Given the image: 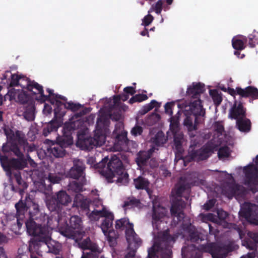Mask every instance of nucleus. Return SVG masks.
<instances>
[{"mask_svg":"<svg viewBox=\"0 0 258 258\" xmlns=\"http://www.w3.org/2000/svg\"><path fill=\"white\" fill-rule=\"evenodd\" d=\"M198 249L201 252L209 253L212 258H225L227 256L225 247L215 242L200 245Z\"/></svg>","mask_w":258,"mask_h":258,"instance_id":"nucleus-15","label":"nucleus"},{"mask_svg":"<svg viewBox=\"0 0 258 258\" xmlns=\"http://www.w3.org/2000/svg\"><path fill=\"white\" fill-rule=\"evenodd\" d=\"M45 246H47L48 248V251L50 253H53L55 255L59 254L61 250V245L59 243L55 242L53 241L51 242V240L48 241L47 244H45Z\"/></svg>","mask_w":258,"mask_h":258,"instance_id":"nucleus-42","label":"nucleus"},{"mask_svg":"<svg viewBox=\"0 0 258 258\" xmlns=\"http://www.w3.org/2000/svg\"><path fill=\"white\" fill-rule=\"evenodd\" d=\"M28 78L23 75H18L17 74H12L11 80L10 83L11 87L20 86L22 88H25V84H23V82L26 83Z\"/></svg>","mask_w":258,"mask_h":258,"instance_id":"nucleus-34","label":"nucleus"},{"mask_svg":"<svg viewBox=\"0 0 258 258\" xmlns=\"http://www.w3.org/2000/svg\"><path fill=\"white\" fill-rule=\"evenodd\" d=\"M244 184L247 185L253 193L258 191V169L253 164H249L244 167Z\"/></svg>","mask_w":258,"mask_h":258,"instance_id":"nucleus-12","label":"nucleus"},{"mask_svg":"<svg viewBox=\"0 0 258 258\" xmlns=\"http://www.w3.org/2000/svg\"><path fill=\"white\" fill-rule=\"evenodd\" d=\"M36 218L29 217V219L25 222L27 231L30 235L35 236H43L47 231L51 233L52 228L50 227L52 218L48 215L40 212L38 207V212L35 216Z\"/></svg>","mask_w":258,"mask_h":258,"instance_id":"nucleus-5","label":"nucleus"},{"mask_svg":"<svg viewBox=\"0 0 258 258\" xmlns=\"http://www.w3.org/2000/svg\"><path fill=\"white\" fill-rule=\"evenodd\" d=\"M108 242L109 245L111 247H114L117 244V239L118 237V234L113 229H109L107 231V235Z\"/></svg>","mask_w":258,"mask_h":258,"instance_id":"nucleus-41","label":"nucleus"},{"mask_svg":"<svg viewBox=\"0 0 258 258\" xmlns=\"http://www.w3.org/2000/svg\"><path fill=\"white\" fill-rule=\"evenodd\" d=\"M17 210L16 219L18 229L21 228L25 218V213L28 211L29 216L32 218L38 212V205L35 203L33 197L27 194L24 199L22 197L19 201L15 206Z\"/></svg>","mask_w":258,"mask_h":258,"instance_id":"nucleus-6","label":"nucleus"},{"mask_svg":"<svg viewBox=\"0 0 258 258\" xmlns=\"http://www.w3.org/2000/svg\"><path fill=\"white\" fill-rule=\"evenodd\" d=\"M217 213L219 219L222 220H225L228 217V213L224 211L222 209L218 210Z\"/></svg>","mask_w":258,"mask_h":258,"instance_id":"nucleus-64","label":"nucleus"},{"mask_svg":"<svg viewBox=\"0 0 258 258\" xmlns=\"http://www.w3.org/2000/svg\"><path fill=\"white\" fill-rule=\"evenodd\" d=\"M48 152L56 158L62 157L66 153V150L56 143L52 144L49 147L48 149Z\"/></svg>","mask_w":258,"mask_h":258,"instance_id":"nucleus-33","label":"nucleus"},{"mask_svg":"<svg viewBox=\"0 0 258 258\" xmlns=\"http://www.w3.org/2000/svg\"><path fill=\"white\" fill-rule=\"evenodd\" d=\"M237 94L242 98L251 97L253 99H258V89L251 86L245 89L237 87Z\"/></svg>","mask_w":258,"mask_h":258,"instance_id":"nucleus-29","label":"nucleus"},{"mask_svg":"<svg viewBox=\"0 0 258 258\" xmlns=\"http://www.w3.org/2000/svg\"><path fill=\"white\" fill-rule=\"evenodd\" d=\"M213 152V147L211 145L207 144L199 150H195L192 149L190 151H189L188 155L185 159L180 157L179 154H176L175 162H177V158H178V160H181L183 163H185V160L188 162L192 161L199 162L205 160L210 157Z\"/></svg>","mask_w":258,"mask_h":258,"instance_id":"nucleus-10","label":"nucleus"},{"mask_svg":"<svg viewBox=\"0 0 258 258\" xmlns=\"http://www.w3.org/2000/svg\"><path fill=\"white\" fill-rule=\"evenodd\" d=\"M174 241V237L169 234L168 230L164 231L161 236L160 242L156 246L153 245L148 250L147 258H158L157 254L159 250H165L169 252L171 243ZM161 257L170 258V256L168 252H162Z\"/></svg>","mask_w":258,"mask_h":258,"instance_id":"nucleus-8","label":"nucleus"},{"mask_svg":"<svg viewBox=\"0 0 258 258\" xmlns=\"http://www.w3.org/2000/svg\"><path fill=\"white\" fill-rule=\"evenodd\" d=\"M186 230L188 234L189 240L192 242H198L200 239V233L194 226L188 225Z\"/></svg>","mask_w":258,"mask_h":258,"instance_id":"nucleus-37","label":"nucleus"},{"mask_svg":"<svg viewBox=\"0 0 258 258\" xmlns=\"http://www.w3.org/2000/svg\"><path fill=\"white\" fill-rule=\"evenodd\" d=\"M246 116V109L243 107L242 103L235 101L232 107L229 111L228 117L231 119H236L240 117H245Z\"/></svg>","mask_w":258,"mask_h":258,"instance_id":"nucleus-25","label":"nucleus"},{"mask_svg":"<svg viewBox=\"0 0 258 258\" xmlns=\"http://www.w3.org/2000/svg\"><path fill=\"white\" fill-rule=\"evenodd\" d=\"M198 123V120L196 123L195 119L191 114L187 115L183 121V125L187 128L188 132L197 130Z\"/></svg>","mask_w":258,"mask_h":258,"instance_id":"nucleus-36","label":"nucleus"},{"mask_svg":"<svg viewBox=\"0 0 258 258\" xmlns=\"http://www.w3.org/2000/svg\"><path fill=\"white\" fill-rule=\"evenodd\" d=\"M142 132V127L138 125L133 127L131 131V134L135 136L141 135Z\"/></svg>","mask_w":258,"mask_h":258,"instance_id":"nucleus-62","label":"nucleus"},{"mask_svg":"<svg viewBox=\"0 0 258 258\" xmlns=\"http://www.w3.org/2000/svg\"><path fill=\"white\" fill-rule=\"evenodd\" d=\"M134 183L135 187L138 189H148L150 184L148 179L141 176L136 179H134Z\"/></svg>","mask_w":258,"mask_h":258,"instance_id":"nucleus-39","label":"nucleus"},{"mask_svg":"<svg viewBox=\"0 0 258 258\" xmlns=\"http://www.w3.org/2000/svg\"><path fill=\"white\" fill-rule=\"evenodd\" d=\"M14 178L17 184V186H15L14 185L12 186V189L17 192H19L22 196L24 194V190L26 189L28 186L27 183L24 180L21 176L20 172H18L14 174Z\"/></svg>","mask_w":258,"mask_h":258,"instance_id":"nucleus-30","label":"nucleus"},{"mask_svg":"<svg viewBox=\"0 0 258 258\" xmlns=\"http://www.w3.org/2000/svg\"><path fill=\"white\" fill-rule=\"evenodd\" d=\"M82 125L83 122L80 120L71 121L69 123H65L63 129V135L56 138V143L61 145L64 149L72 145L73 144L72 132Z\"/></svg>","mask_w":258,"mask_h":258,"instance_id":"nucleus-11","label":"nucleus"},{"mask_svg":"<svg viewBox=\"0 0 258 258\" xmlns=\"http://www.w3.org/2000/svg\"><path fill=\"white\" fill-rule=\"evenodd\" d=\"M23 116L28 121H33L35 119V106L34 100H30L28 103L23 106Z\"/></svg>","mask_w":258,"mask_h":258,"instance_id":"nucleus-32","label":"nucleus"},{"mask_svg":"<svg viewBox=\"0 0 258 258\" xmlns=\"http://www.w3.org/2000/svg\"><path fill=\"white\" fill-rule=\"evenodd\" d=\"M215 200H209L205 204H204V205H203V209L206 211H209L214 207V206L215 204Z\"/></svg>","mask_w":258,"mask_h":258,"instance_id":"nucleus-59","label":"nucleus"},{"mask_svg":"<svg viewBox=\"0 0 258 258\" xmlns=\"http://www.w3.org/2000/svg\"><path fill=\"white\" fill-rule=\"evenodd\" d=\"M99 217H104L100 227L105 235H107V231L112 227L113 221L114 220V215L113 213L110 212L105 209L102 210L93 211L89 215V218L91 220H97Z\"/></svg>","mask_w":258,"mask_h":258,"instance_id":"nucleus-13","label":"nucleus"},{"mask_svg":"<svg viewBox=\"0 0 258 258\" xmlns=\"http://www.w3.org/2000/svg\"><path fill=\"white\" fill-rule=\"evenodd\" d=\"M72 198L63 190H59L52 195L46 201V206L49 211L60 214L64 207L72 202Z\"/></svg>","mask_w":258,"mask_h":258,"instance_id":"nucleus-7","label":"nucleus"},{"mask_svg":"<svg viewBox=\"0 0 258 258\" xmlns=\"http://www.w3.org/2000/svg\"><path fill=\"white\" fill-rule=\"evenodd\" d=\"M166 209L164 207L161 206L160 205L153 206L152 213V224L153 226L157 223L161 221V219L164 218L166 215Z\"/></svg>","mask_w":258,"mask_h":258,"instance_id":"nucleus-31","label":"nucleus"},{"mask_svg":"<svg viewBox=\"0 0 258 258\" xmlns=\"http://www.w3.org/2000/svg\"><path fill=\"white\" fill-rule=\"evenodd\" d=\"M240 216L251 224L258 225V206L245 203L239 212Z\"/></svg>","mask_w":258,"mask_h":258,"instance_id":"nucleus-17","label":"nucleus"},{"mask_svg":"<svg viewBox=\"0 0 258 258\" xmlns=\"http://www.w3.org/2000/svg\"><path fill=\"white\" fill-rule=\"evenodd\" d=\"M18 99L19 102L23 106L26 103H29L30 100H34L29 95H28L26 92H23L19 94Z\"/></svg>","mask_w":258,"mask_h":258,"instance_id":"nucleus-51","label":"nucleus"},{"mask_svg":"<svg viewBox=\"0 0 258 258\" xmlns=\"http://www.w3.org/2000/svg\"><path fill=\"white\" fill-rule=\"evenodd\" d=\"M126 94H120L114 95L113 97V104L110 107L111 113L109 115L105 114L109 117V120L111 119L115 121L119 120L121 117L122 112L126 111L128 106L121 102L127 100L129 94V86L125 87L123 89Z\"/></svg>","mask_w":258,"mask_h":258,"instance_id":"nucleus-9","label":"nucleus"},{"mask_svg":"<svg viewBox=\"0 0 258 258\" xmlns=\"http://www.w3.org/2000/svg\"><path fill=\"white\" fill-rule=\"evenodd\" d=\"M230 154V148L227 146L220 147L218 151V156L220 159L228 157Z\"/></svg>","mask_w":258,"mask_h":258,"instance_id":"nucleus-50","label":"nucleus"},{"mask_svg":"<svg viewBox=\"0 0 258 258\" xmlns=\"http://www.w3.org/2000/svg\"><path fill=\"white\" fill-rule=\"evenodd\" d=\"M51 240V233H48L47 231L45 235L43 236H35L32 238L29 244V250L31 253H39V248L42 246H45V244L48 243V241Z\"/></svg>","mask_w":258,"mask_h":258,"instance_id":"nucleus-19","label":"nucleus"},{"mask_svg":"<svg viewBox=\"0 0 258 258\" xmlns=\"http://www.w3.org/2000/svg\"><path fill=\"white\" fill-rule=\"evenodd\" d=\"M210 95L216 106H217L221 104L222 101V94L221 92L219 93L216 89L211 90L210 91Z\"/></svg>","mask_w":258,"mask_h":258,"instance_id":"nucleus-44","label":"nucleus"},{"mask_svg":"<svg viewBox=\"0 0 258 258\" xmlns=\"http://www.w3.org/2000/svg\"><path fill=\"white\" fill-rule=\"evenodd\" d=\"M248 45L251 48H253L258 44V32L254 31L248 36Z\"/></svg>","mask_w":258,"mask_h":258,"instance_id":"nucleus-49","label":"nucleus"},{"mask_svg":"<svg viewBox=\"0 0 258 258\" xmlns=\"http://www.w3.org/2000/svg\"><path fill=\"white\" fill-rule=\"evenodd\" d=\"M115 228L120 232H125V238L127 243L126 249H129V219L126 218H121L115 222Z\"/></svg>","mask_w":258,"mask_h":258,"instance_id":"nucleus-28","label":"nucleus"},{"mask_svg":"<svg viewBox=\"0 0 258 258\" xmlns=\"http://www.w3.org/2000/svg\"><path fill=\"white\" fill-rule=\"evenodd\" d=\"M108 158L105 157L101 162L96 165V168H102L101 173L108 179H112L118 176L117 181L123 182L128 179V175L125 172V168L121 161L116 155L111 157L107 163L106 168L105 169V164L107 163Z\"/></svg>","mask_w":258,"mask_h":258,"instance_id":"nucleus-4","label":"nucleus"},{"mask_svg":"<svg viewBox=\"0 0 258 258\" xmlns=\"http://www.w3.org/2000/svg\"><path fill=\"white\" fill-rule=\"evenodd\" d=\"M190 188V184L185 181L179 182L175 186V197L171 204L170 213L174 220L176 218L177 223L181 221L184 218L183 210L186 207V203L181 198L184 197L186 201L188 200Z\"/></svg>","mask_w":258,"mask_h":258,"instance_id":"nucleus-3","label":"nucleus"},{"mask_svg":"<svg viewBox=\"0 0 258 258\" xmlns=\"http://www.w3.org/2000/svg\"><path fill=\"white\" fill-rule=\"evenodd\" d=\"M110 124L109 117L106 115H101L97 120L94 137L87 133V130H80L77 132V145L82 150L93 149L94 147L101 146L105 144L108 127Z\"/></svg>","mask_w":258,"mask_h":258,"instance_id":"nucleus-2","label":"nucleus"},{"mask_svg":"<svg viewBox=\"0 0 258 258\" xmlns=\"http://www.w3.org/2000/svg\"><path fill=\"white\" fill-rule=\"evenodd\" d=\"M167 139L162 131L158 132L153 139V143L157 146L162 145L166 143Z\"/></svg>","mask_w":258,"mask_h":258,"instance_id":"nucleus-47","label":"nucleus"},{"mask_svg":"<svg viewBox=\"0 0 258 258\" xmlns=\"http://www.w3.org/2000/svg\"><path fill=\"white\" fill-rule=\"evenodd\" d=\"M91 242L90 238L89 237H87L80 241L78 244L81 248L85 250L89 248V246H90V243Z\"/></svg>","mask_w":258,"mask_h":258,"instance_id":"nucleus-55","label":"nucleus"},{"mask_svg":"<svg viewBox=\"0 0 258 258\" xmlns=\"http://www.w3.org/2000/svg\"><path fill=\"white\" fill-rule=\"evenodd\" d=\"M88 249L90 250L91 252L85 253V255H87V253L91 254V258L94 255H96V253H100L101 252V250L98 246L96 243H93L92 242H91L90 246H89Z\"/></svg>","mask_w":258,"mask_h":258,"instance_id":"nucleus-54","label":"nucleus"},{"mask_svg":"<svg viewBox=\"0 0 258 258\" xmlns=\"http://www.w3.org/2000/svg\"><path fill=\"white\" fill-rule=\"evenodd\" d=\"M151 158L149 153L146 151H140L138 154L137 162L139 165H145L147 161Z\"/></svg>","mask_w":258,"mask_h":258,"instance_id":"nucleus-43","label":"nucleus"},{"mask_svg":"<svg viewBox=\"0 0 258 258\" xmlns=\"http://www.w3.org/2000/svg\"><path fill=\"white\" fill-rule=\"evenodd\" d=\"M25 89L28 91L31 92L33 89H35L38 91V94H39L40 97L38 100H40L41 102H44L46 100L49 98L48 96H46L44 93V90L42 86L36 82L35 81H31L28 78L25 84Z\"/></svg>","mask_w":258,"mask_h":258,"instance_id":"nucleus-26","label":"nucleus"},{"mask_svg":"<svg viewBox=\"0 0 258 258\" xmlns=\"http://www.w3.org/2000/svg\"><path fill=\"white\" fill-rule=\"evenodd\" d=\"M160 173L164 177L171 176V172L164 166L160 167Z\"/></svg>","mask_w":258,"mask_h":258,"instance_id":"nucleus-63","label":"nucleus"},{"mask_svg":"<svg viewBox=\"0 0 258 258\" xmlns=\"http://www.w3.org/2000/svg\"><path fill=\"white\" fill-rule=\"evenodd\" d=\"M213 127L215 131L217 132L218 133L221 134L222 132L224 131V128L222 122H215L213 125Z\"/></svg>","mask_w":258,"mask_h":258,"instance_id":"nucleus-57","label":"nucleus"},{"mask_svg":"<svg viewBox=\"0 0 258 258\" xmlns=\"http://www.w3.org/2000/svg\"><path fill=\"white\" fill-rule=\"evenodd\" d=\"M205 85L201 83H193L187 88L186 95L194 99H200L201 94L205 91Z\"/></svg>","mask_w":258,"mask_h":258,"instance_id":"nucleus-27","label":"nucleus"},{"mask_svg":"<svg viewBox=\"0 0 258 258\" xmlns=\"http://www.w3.org/2000/svg\"><path fill=\"white\" fill-rule=\"evenodd\" d=\"M189 110L190 114H191L194 117L196 123H197L199 116H204L205 114V110L203 108L202 101L200 99L190 102L189 105Z\"/></svg>","mask_w":258,"mask_h":258,"instance_id":"nucleus-24","label":"nucleus"},{"mask_svg":"<svg viewBox=\"0 0 258 258\" xmlns=\"http://www.w3.org/2000/svg\"><path fill=\"white\" fill-rule=\"evenodd\" d=\"M175 105L174 102H170L166 103L164 105L165 112L170 116H172L173 114L172 108Z\"/></svg>","mask_w":258,"mask_h":258,"instance_id":"nucleus-56","label":"nucleus"},{"mask_svg":"<svg viewBox=\"0 0 258 258\" xmlns=\"http://www.w3.org/2000/svg\"><path fill=\"white\" fill-rule=\"evenodd\" d=\"M148 98L146 94H138L133 96L130 98V104H133L135 102H141L143 101L146 100Z\"/></svg>","mask_w":258,"mask_h":258,"instance_id":"nucleus-52","label":"nucleus"},{"mask_svg":"<svg viewBox=\"0 0 258 258\" xmlns=\"http://www.w3.org/2000/svg\"><path fill=\"white\" fill-rule=\"evenodd\" d=\"M48 180L50 183L53 184L58 183L60 181L61 178L56 175L52 174H49L48 175Z\"/></svg>","mask_w":258,"mask_h":258,"instance_id":"nucleus-61","label":"nucleus"},{"mask_svg":"<svg viewBox=\"0 0 258 258\" xmlns=\"http://www.w3.org/2000/svg\"><path fill=\"white\" fill-rule=\"evenodd\" d=\"M127 135V132H122L120 134H117L115 136V142H117L120 145L124 144L128 140Z\"/></svg>","mask_w":258,"mask_h":258,"instance_id":"nucleus-53","label":"nucleus"},{"mask_svg":"<svg viewBox=\"0 0 258 258\" xmlns=\"http://www.w3.org/2000/svg\"><path fill=\"white\" fill-rule=\"evenodd\" d=\"M163 0H158L154 4H153L148 11V13L155 12L157 14L160 15L163 9Z\"/></svg>","mask_w":258,"mask_h":258,"instance_id":"nucleus-48","label":"nucleus"},{"mask_svg":"<svg viewBox=\"0 0 258 258\" xmlns=\"http://www.w3.org/2000/svg\"><path fill=\"white\" fill-rule=\"evenodd\" d=\"M85 165L80 159H75L73 162V166L69 172V176L73 179L85 181Z\"/></svg>","mask_w":258,"mask_h":258,"instance_id":"nucleus-18","label":"nucleus"},{"mask_svg":"<svg viewBox=\"0 0 258 258\" xmlns=\"http://www.w3.org/2000/svg\"><path fill=\"white\" fill-rule=\"evenodd\" d=\"M59 127L58 122L56 120H51L43 130V135L46 137L52 132H56Z\"/></svg>","mask_w":258,"mask_h":258,"instance_id":"nucleus-40","label":"nucleus"},{"mask_svg":"<svg viewBox=\"0 0 258 258\" xmlns=\"http://www.w3.org/2000/svg\"><path fill=\"white\" fill-rule=\"evenodd\" d=\"M222 193L229 199L233 197L243 198L247 194L245 188L233 182H226L222 186Z\"/></svg>","mask_w":258,"mask_h":258,"instance_id":"nucleus-14","label":"nucleus"},{"mask_svg":"<svg viewBox=\"0 0 258 258\" xmlns=\"http://www.w3.org/2000/svg\"><path fill=\"white\" fill-rule=\"evenodd\" d=\"M64 107L74 112L78 111L75 113L72 117L71 121L80 120L83 122V124L84 123L83 120H82L80 118L88 113L89 110L88 108H84L83 105L80 103H75L72 101L65 103Z\"/></svg>","mask_w":258,"mask_h":258,"instance_id":"nucleus-20","label":"nucleus"},{"mask_svg":"<svg viewBox=\"0 0 258 258\" xmlns=\"http://www.w3.org/2000/svg\"><path fill=\"white\" fill-rule=\"evenodd\" d=\"M178 118L174 116L170 117V130L174 134V146L175 150L181 153L182 150L181 140L183 138L182 135H176V131L178 130Z\"/></svg>","mask_w":258,"mask_h":258,"instance_id":"nucleus-21","label":"nucleus"},{"mask_svg":"<svg viewBox=\"0 0 258 258\" xmlns=\"http://www.w3.org/2000/svg\"><path fill=\"white\" fill-rule=\"evenodd\" d=\"M83 222L78 216H71L64 231V235L69 238H75L83 230Z\"/></svg>","mask_w":258,"mask_h":258,"instance_id":"nucleus-16","label":"nucleus"},{"mask_svg":"<svg viewBox=\"0 0 258 258\" xmlns=\"http://www.w3.org/2000/svg\"><path fill=\"white\" fill-rule=\"evenodd\" d=\"M237 128L242 132H248L251 129L250 119L245 117H240L236 120Z\"/></svg>","mask_w":258,"mask_h":258,"instance_id":"nucleus-35","label":"nucleus"},{"mask_svg":"<svg viewBox=\"0 0 258 258\" xmlns=\"http://www.w3.org/2000/svg\"><path fill=\"white\" fill-rule=\"evenodd\" d=\"M247 42V38L246 37L243 38V40L239 39L233 38L232 41V44L233 48L237 50H241L245 48V44Z\"/></svg>","mask_w":258,"mask_h":258,"instance_id":"nucleus-45","label":"nucleus"},{"mask_svg":"<svg viewBox=\"0 0 258 258\" xmlns=\"http://www.w3.org/2000/svg\"><path fill=\"white\" fill-rule=\"evenodd\" d=\"M73 207L76 208L82 215H87L90 211L89 202L81 194L76 195L73 202Z\"/></svg>","mask_w":258,"mask_h":258,"instance_id":"nucleus-22","label":"nucleus"},{"mask_svg":"<svg viewBox=\"0 0 258 258\" xmlns=\"http://www.w3.org/2000/svg\"><path fill=\"white\" fill-rule=\"evenodd\" d=\"M153 20L154 17H153V16H152L150 14H148L144 18L143 20V25L145 27L149 26L152 22Z\"/></svg>","mask_w":258,"mask_h":258,"instance_id":"nucleus-58","label":"nucleus"},{"mask_svg":"<svg viewBox=\"0 0 258 258\" xmlns=\"http://www.w3.org/2000/svg\"><path fill=\"white\" fill-rule=\"evenodd\" d=\"M160 118V115L156 112L152 113L148 117V119L151 120L152 123L157 122Z\"/></svg>","mask_w":258,"mask_h":258,"instance_id":"nucleus-60","label":"nucleus"},{"mask_svg":"<svg viewBox=\"0 0 258 258\" xmlns=\"http://www.w3.org/2000/svg\"><path fill=\"white\" fill-rule=\"evenodd\" d=\"M7 142L3 144L0 163L7 174L11 175L13 170H22L27 165L24 155L19 146L26 148L29 144L25 134L20 131L14 132L11 128L4 129Z\"/></svg>","mask_w":258,"mask_h":258,"instance_id":"nucleus-1","label":"nucleus"},{"mask_svg":"<svg viewBox=\"0 0 258 258\" xmlns=\"http://www.w3.org/2000/svg\"><path fill=\"white\" fill-rule=\"evenodd\" d=\"M131 238H132V241H130V258H136V250L142 245V240L135 233L134 230V224L132 223H130Z\"/></svg>","mask_w":258,"mask_h":258,"instance_id":"nucleus-23","label":"nucleus"},{"mask_svg":"<svg viewBox=\"0 0 258 258\" xmlns=\"http://www.w3.org/2000/svg\"><path fill=\"white\" fill-rule=\"evenodd\" d=\"M157 106L159 107L160 105L159 103L155 100H152L150 103L147 104L143 106L140 110L139 113L141 115H144Z\"/></svg>","mask_w":258,"mask_h":258,"instance_id":"nucleus-46","label":"nucleus"},{"mask_svg":"<svg viewBox=\"0 0 258 258\" xmlns=\"http://www.w3.org/2000/svg\"><path fill=\"white\" fill-rule=\"evenodd\" d=\"M86 180L82 181L81 180H79V181H71L68 185V189L74 192L80 193L83 191V186Z\"/></svg>","mask_w":258,"mask_h":258,"instance_id":"nucleus-38","label":"nucleus"}]
</instances>
